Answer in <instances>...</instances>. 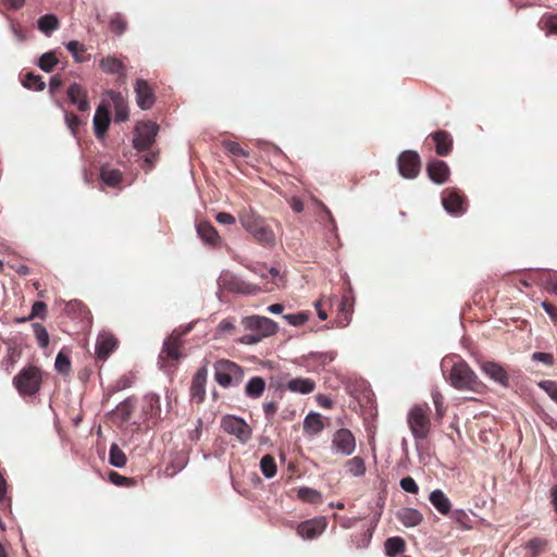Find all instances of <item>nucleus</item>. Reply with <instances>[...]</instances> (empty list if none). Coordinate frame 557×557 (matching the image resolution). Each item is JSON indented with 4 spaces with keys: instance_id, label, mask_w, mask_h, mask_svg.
Instances as JSON below:
<instances>
[{
    "instance_id": "nucleus-36",
    "label": "nucleus",
    "mask_w": 557,
    "mask_h": 557,
    "mask_svg": "<svg viewBox=\"0 0 557 557\" xmlns=\"http://www.w3.org/2000/svg\"><path fill=\"white\" fill-rule=\"evenodd\" d=\"M298 498L304 503L320 504L322 503V495L319 491L302 486L297 492Z\"/></svg>"
},
{
    "instance_id": "nucleus-46",
    "label": "nucleus",
    "mask_w": 557,
    "mask_h": 557,
    "mask_svg": "<svg viewBox=\"0 0 557 557\" xmlns=\"http://www.w3.org/2000/svg\"><path fill=\"white\" fill-rule=\"evenodd\" d=\"M225 151L237 158H248L249 151L233 140H225L222 144Z\"/></svg>"
},
{
    "instance_id": "nucleus-61",
    "label": "nucleus",
    "mask_w": 557,
    "mask_h": 557,
    "mask_svg": "<svg viewBox=\"0 0 557 557\" xmlns=\"http://www.w3.org/2000/svg\"><path fill=\"white\" fill-rule=\"evenodd\" d=\"M109 479L115 485H126L128 482L132 481V479L123 476V475H121V474H119L117 472H114V471L110 472Z\"/></svg>"
},
{
    "instance_id": "nucleus-38",
    "label": "nucleus",
    "mask_w": 557,
    "mask_h": 557,
    "mask_svg": "<svg viewBox=\"0 0 557 557\" xmlns=\"http://www.w3.org/2000/svg\"><path fill=\"white\" fill-rule=\"evenodd\" d=\"M127 458L124 451L117 444H112L109 451V462L113 467L123 468L126 465Z\"/></svg>"
},
{
    "instance_id": "nucleus-33",
    "label": "nucleus",
    "mask_w": 557,
    "mask_h": 557,
    "mask_svg": "<svg viewBox=\"0 0 557 557\" xmlns=\"http://www.w3.org/2000/svg\"><path fill=\"white\" fill-rule=\"evenodd\" d=\"M38 29L46 36H50L54 30L60 27L58 17L53 14H46L39 17Z\"/></svg>"
},
{
    "instance_id": "nucleus-5",
    "label": "nucleus",
    "mask_w": 557,
    "mask_h": 557,
    "mask_svg": "<svg viewBox=\"0 0 557 557\" xmlns=\"http://www.w3.org/2000/svg\"><path fill=\"white\" fill-rule=\"evenodd\" d=\"M13 384L23 396H33L40 389L41 371L36 366H28L14 377Z\"/></svg>"
},
{
    "instance_id": "nucleus-17",
    "label": "nucleus",
    "mask_w": 557,
    "mask_h": 557,
    "mask_svg": "<svg viewBox=\"0 0 557 557\" xmlns=\"http://www.w3.org/2000/svg\"><path fill=\"white\" fill-rule=\"evenodd\" d=\"M480 369L485 375L499 383L502 386L507 387L509 385V375L499 363L483 361L480 363Z\"/></svg>"
},
{
    "instance_id": "nucleus-4",
    "label": "nucleus",
    "mask_w": 557,
    "mask_h": 557,
    "mask_svg": "<svg viewBox=\"0 0 557 557\" xmlns=\"http://www.w3.org/2000/svg\"><path fill=\"white\" fill-rule=\"evenodd\" d=\"M213 369L214 380L224 388L237 386L244 379L243 368L228 359L216 360L213 364Z\"/></svg>"
},
{
    "instance_id": "nucleus-7",
    "label": "nucleus",
    "mask_w": 557,
    "mask_h": 557,
    "mask_svg": "<svg viewBox=\"0 0 557 557\" xmlns=\"http://www.w3.org/2000/svg\"><path fill=\"white\" fill-rule=\"evenodd\" d=\"M219 288L230 293H238L244 295H257L261 288L255 284H250L231 272H223L218 278Z\"/></svg>"
},
{
    "instance_id": "nucleus-37",
    "label": "nucleus",
    "mask_w": 557,
    "mask_h": 557,
    "mask_svg": "<svg viewBox=\"0 0 557 557\" xmlns=\"http://www.w3.org/2000/svg\"><path fill=\"white\" fill-rule=\"evenodd\" d=\"M145 406H144V412L146 416L149 417V419H156L160 414V400L159 397L154 395H149L145 397Z\"/></svg>"
},
{
    "instance_id": "nucleus-40",
    "label": "nucleus",
    "mask_w": 557,
    "mask_h": 557,
    "mask_svg": "<svg viewBox=\"0 0 557 557\" xmlns=\"http://www.w3.org/2000/svg\"><path fill=\"white\" fill-rule=\"evenodd\" d=\"M260 469L265 478L271 479L275 476L277 467L274 457L271 455L263 456L260 460Z\"/></svg>"
},
{
    "instance_id": "nucleus-51",
    "label": "nucleus",
    "mask_w": 557,
    "mask_h": 557,
    "mask_svg": "<svg viewBox=\"0 0 557 557\" xmlns=\"http://www.w3.org/2000/svg\"><path fill=\"white\" fill-rule=\"evenodd\" d=\"M47 314V305L44 301H35L32 307V312L27 318L22 319L21 321H29L34 318L45 319Z\"/></svg>"
},
{
    "instance_id": "nucleus-59",
    "label": "nucleus",
    "mask_w": 557,
    "mask_h": 557,
    "mask_svg": "<svg viewBox=\"0 0 557 557\" xmlns=\"http://www.w3.org/2000/svg\"><path fill=\"white\" fill-rule=\"evenodd\" d=\"M532 358H533V360L543 362L546 366H553L554 364V356L552 354L534 352Z\"/></svg>"
},
{
    "instance_id": "nucleus-49",
    "label": "nucleus",
    "mask_w": 557,
    "mask_h": 557,
    "mask_svg": "<svg viewBox=\"0 0 557 557\" xmlns=\"http://www.w3.org/2000/svg\"><path fill=\"white\" fill-rule=\"evenodd\" d=\"M453 520L460 525V528L465 530H469L472 528L471 518L469 515L462 509H456L451 512Z\"/></svg>"
},
{
    "instance_id": "nucleus-6",
    "label": "nucleus",
    "mask_w": 557,
    "mask_h": 557,
    "mask_svg": "<svg viewBox=\"0 0 557 557\" xmlns=\"http://www.w3.org/2000/svg\"><path fill=\"white\" fill-rule=\"evenodd\" d=\"M408 425L417 440H424L431 431L430 408L426 405H417L408 413Z\"/></svg>"
},
{
    "instance_id": "nucleus-20",
    "label": "nucleus",
    "mask_w": 557,
    "mask_h": 557,
    "mask_svg": "<svg viewBox=\"0 0 557 557\" xmlns=\"http://www.w3.org/2000/svg\"><path fill=\"white\" fill-rule=\"evenodd\" d=\"M426 173L432 182L444 184L448 180L450 171L445 161L432 160L428 163Z\"/></svg>"
},
{
    "instance_id": "nucleus-11",
    "label": "nucleus",
    "mask_w": 557,
    "mask_h": 557,
    "mask_svg": "<svg viewBox=\"0 0 557 557\" xmlns=\"http://www.w3.org/2000/svg\"><path fill=\"white\" fill-rule=\"evenodd\" d=\"M332 448L336 454L350 456L356 449V437L348 429L337 430L332 437Z\"/></svg>"
},
{
    "instance_id": "nucleus-55",
    "label": "nucleus",
    "mask_w": 557,
    "mask_h": 557,
    "mask_svg": "<svg viewBox=\"0 0 557 557\" xmlns=\"http://www.w3.org/2000/svg\"><path fill=\"white\" fill-rule=\"evenodd\" d=\"M65 123L71 132L75 135L82 121L73 112H65Z\"/></svg>"
},
{
    "instance_id": "nucleus-27",
    "label": "nucleus",
    "mask_w": 557,
    "mask_h": 557,
    "mask_svg": "<svg viewBox=\"0 0 557 557\" xmlns=\"http://www.w3.org/2000/svg\"><path fill=\"white\" fill-rule=\"evenodd\" d=\"M108 95L114 106L115 122H125L128 119V108L123 95L114 90L108 91Z\"/></svg>"
},
{
    "instance_id": "nucleus-50",
    "label": "nucleus",
    "mask_w": 557,
    "mask_h": 557,
    "mask_svg": "<svg viewBox=\"0 0 557 557\" xmlns=\"http://www.w3.org/2000/svg\"><path fill=\"white\" fill-rule=\"evenodd\" d=\"M55 370L61 374H69L71 371V360L63 352H59L54 363Z\"/></svg>"
},
{
    "instance_id": "nucleus-52",
    "label": "nucleus",
    "mask_w": 557,
    "mask_h": 557,
    "mask_svg": "<svg viewBox=\"0 0 557 557\" xmlns=\"http://www.w3.org/2000/svg\"><path fill=\"white\" fill-rule=\"evenodd\" d=\"M66 49L73 54L76 62H83L84 59L79 55V53H83L86 51V48L83 44L72 40L67 42Z\"/></svg>"
},
{
    "instance_id": "nucleus-57",
    "label": "nucleus",
    "mask_w": 557,
    "mask_h": 557,
    "mask_svg": "<svg viewBox=\"0 0 557 557\" xmlns=\"http://www.w3.org/2000/svg\"><path fill=\"white\" fill-rule=\"evenodd\" d=\"M433 403L435 406L436 414L438 418H442L444 416L445 409H444V397L440 392H434L432 394Z\"/></svg>"
},
{
    "instance_id": "nucleus-23",
    "label": "nucleus",
    "mask_w": 557,
    "mask_h": 557,
    "mask_svg": "<svg viewBox=\"0 0 557 557\" xmlns=\"http://www.w3.org/2000/svg\"><path fill=\"white\" fill-rule=\"evenodd\" d=\"M117 346L116 338L111 334H101L96 344V356L100 360H107Z\"/></svg>"
},
{
    "instance_id": "nucleus-54",
    "label": "nucleus",
    "mask_w": 557,
    "mask_h": 557,
    "mask_svg": "<svg viewBox=\"0 0 557 557\" xmlns=\"http://www.w3.org/2000/svg\"><path fill=\"white\" fill-rule=\"evenodd\" d=\"M400 487L410 494H418L419 493V486L416 483V481L411 476H405L399 482Z\"/></svg>"
},
{
    "instance_id": "nucleus-45",
    "label": "nucleus",
    "mask_w": 557,
    "mask_h": 557,
    "mask_svg": "<svg viewBox=\"0 0 557 557\" xmlns=\"http://www.w3.org/2000/svg\"><path fill=\"white\" fill-rule=\"evenodd\" d=\"M235 329V318H225L218 324L215 336L220 338L226 335H232Z\"/></svg>"
},
{
    "instance_id": "nucleus-32",
    "label": "nucleus",
    "mask_w": 557,
    "mask_h": 557,
    "mask_svg": "<svg viewBox=\"0 0 557 557\" xmlns=\"http://www.w3.org/2000/svg\"><path fill=\"white\" fill-rule=\"evenodd\" d=\"M122 172L117 169L103 165L100 169V180L110 187H116L122 182Z\"/></svg>"
},
{
    "instance_id": "nucleus-43",
    "label": "nucleus",
    "mask_w": 557,
    "mask_h": 557,
    "mask_svg": "<svg viewBox=\"0 0 557 557\" xmlns=\"http://www.w3.org/2000/svg\"><path fill=\"white\" fill-rule=\"evenodd\" d=\"M23 85L24 87L28 89H33L36 91H41L45 89L46 84L42 81L41 76L36 75L34 73H27L23 78Z\"/></svg>"
},
{
    "instance_id": "nucleus-29",
    "label": "nucleus",
    "mask_w": 557,
    "mask_h": 557,
    "mask_svg": "<svg viewBox=\"0 0 557 557\" xmlns=\"http://www.w3.org/2000/svg\"><path fill=\"white\" fill-rule=\"evenodd\" d=\"M324 426L323 417L318 412H310L304 420V431L309 435H318Z\"/></svg>"
},
{
    "instance_id": "nucleus-15",
    "label": "nucleus",
    "mask_w": 557,
    "mask_h": 557,
    "mask_svg": "<svg viewBox=\"0 0 557 557\" xmlns=\"http://www.w3.org/2000/svg\"><path fill=\"white\" fill-rule=\"evenodd\" d=\"M136 101L139 108L143 110L150 109L154 101L156 96L149 84L141 78H138L135 83Z\"/></svg>"
},
{
    "instance_id": "nucleus-41",
    "label": "nucleus",
    "mask_w": 557,
    "mask_h": 557,
    "mask_svg": "<svg viewBox=\"0 0 557 557\" xmlns=\"http://www.w3.org/2000/svg\"><path fill=\"white\" fill-rule=\"evenodd\" d=\"M109 28L113 34L121 36L127 29V21L121 13H114L110 18Z\"/></svg>"
},
{
    "instance_id": "nucleus-8",
    "label": "nucleus",
    "mask_w": 557,
    "mask_h": 557,
    "mask_svg": "<svg viewBox=\"0 0 557 557\" xmlns=\"http://www.w3.org/2000/svg\"><path fill=\"white\" fill-rule=\"evenodd\" d=\"M159 126L154 122H144L136 126L133 146L138 151H147L154 144Z\"/></svg>"
},
{
    "instance_id": "nucleus-44",
    "label": "nucleus",
    "mask_w": 557,
    "mask_h": 557,
    "mask_svg": "<svg viewBox=\"0 0 557 557\" xmlns=\"http://www.w3.org/2000/svg\"><path fill=\"white\" fill-rule=\"evenodd\" d=\"M59 60L53 51L44 53L38 61V66L47 72L50 73L53 71L54 66L58 64Z\"/></svg>"
},
{
    "instance_id": "nucleus-47",
    "label": "nucleus",
    "mask_w": 557,
    "mask_h": 557,
    "mask_svg": "<svg viewBox=\"0 0 557 557\" xmlns=\"http://www.w3.org/2000/svg\"><path fill=\"white\" fill-rule=\"evenodd\" d=\"M33 331L40 348L49 346V334L47 329L40 323H33Z\"/></svg>"
},
{
    "instance_id": "nucleus-24",
    "label": "nucleus",
    "mask_w": 557,
    "mask_h": 557,
    "mask_svg": "<svg viewBox=\"0 0 557 557\" xmlns=\"http://www.w3.org/2000/svg\"><path fill=\"white\" fill-rule=\"evenodd\" d=\"M99 66L103 72L108 74H116L119 76V81H125V66L120 59L109 55L107 58L101 59Z\"/></svg>"
},
{
    "instance_id": "nucleus-1",
    "label": "nucleus",
    "mask_w": 557,
    "mask_h": 557,
    "mask_svg": "<svg viewBox=\"0 0 557 557\" xmlns=\"http://www.w3.org/2000/svg\"><path fill=\"white\" fill-rule=\"evenodd\" d=\"M238 220L244 230L249 233L259 245L264 247H273L275 245L276 237L273 228L269 225L267 220L251 207L243 208L238 212Z\"/></svg>"
},
{
    "instance_id": "nucleus-60",
    "label": "nucleus",
    "mask_w": 557,
    "mask_h": 557,
    "mask_svg": "<svg viewBox=\"0 0 557 557\" xmlns=\"http://www.w3.org/2000/svg\"><path fill=\"white\" fill-rule=\"evenodd\" d=\"M215 220L225 225H233L236 222V219L233 214L227 212H219L215 216Z\"/></svg>"
},
{
    "instance_id": "nucleus-48",
    "label": "nucleus",
    "mask_w": 557,
    "mask_h": 557,
    "mask_svg": "<svg viewBox=\"0 0 557 557\" xmlns=\"http://www.w3.org/2000/svg\"><path fill=\"white\" fill-rule=\"evenodd\" d=\"M539 26L541 29L545 30L548 35H557V14L556 15H544L540 22Z\"/></svg>"
},
{
    "instance_id": "nucleus-2",
    "label": "nucleus",
    "mask_w": 557,
    "mask_h": 557,
    "mask_svg": "<svg viewBox=\"0 0 557 557\" xmlns=\"http://www.w3.org/2000/svg\"><path fill=\"white\" fill-rule=\"evenodd\" d=\"M448 381L454 388L459 391H470L476 394H483L486 391V385L462 359L453 364Z\"/></svg>"
},
{
    "instance_id": "nucleus-9",
    "label": "nucleus",
    "mask_w": 557,
    "mask_h": 557,
    "mask_svg": "<svg viewBox=\"0 0 557 557\" xmlns=\"http://www.w3.org/2000/svg\"><path fill=\"white\" fill-rule=\"evenodd\" d=\"M221 426L225 433L234 435L240 443H247L252 434L247 422L235 416H225L221 421Z\"/></svg>"
},
{
    "instance_id": "nucleus-22",
    "label": "nucleus",
    "mask_w": 557,
    "mask_h": 557,
    "mask_svg": "<svg viewBox=\"0 0 557 557\" xmlns=\"http://www.w3.org/2000/svg\"><path fill=\"white\" fill-rule=\"evenodd\" d=\"M435 144V151L438 156H448L453 149V137L446 131H437L430 135Z\"/></svg>"
},
{
    "instance_id": "nucleus-25",
    "label": "nucleus",
    "mask_w": 557,
    "mask_h": 557,
    "mask_svg": "<svg viewBox=\"0 0 557 557\" xmlns=\"http://www.w3.org/2000/svg\"><path fill=\"white\" fill-rule=\"evenodd\" d=\"M110 125V114L109 110L103 106H99L96 110V114L94 116V128L95 135L98 138H102Z\"/></svg>"
},
{
    "instance_id": "nucleus-10",
    "label": "nucleus",
    "mask_w": 557,
    "mask_h": 557,
    "mask_svg": "<svg viewBox=\"0 0 557 557\" xmlns=\"http://www.w3.org/2000/svg\"><path fill=\"white\" fill-rule=\"evenodd\" d=\"M421 160L418 152L406 150L398 157V170L405 178H414L420 173Z\"/></svg>"
},
{
    "instance_id": "nucleus-35",
    "label": "nucleus",
    "mask_w": 557,
    "mask_h": 557,
    "mask_svg": "<svg viewBox=\"0 0 557 557\" xmlns=\"http://www.w3.org/2000/svg\"><path fill=\"white\" fill-rule=\"evenodd\" d=\"M134 409L135 400L127 398L116 406L114 413L121 422H127L131 419Z\"/></svg>"
},
{
    "instance_id": "nucleus-31",
    "label": "nucleus",
    "mask_w": 557,
    "mask_h": 557,
    "mask_svg": "<svg viewBox=\"0 0 557 557\" xmlns=\"http://www.w3.org/2000/svg\"><path fill=\"white\" fill-rule=\"evenodd\" d=\"M265 391V381L261 376L251 377L246 386L245 394L247 397L258 399L262 396Z\"/></svg>"
},
{
    "instance_id": "nucleus-19",
    "label": "nucleus",
    "mask_w": 557,
    "mask_h": 557,
    "mask_svg": "<svg viewBox=\"0 0 557 557\" xmlns=\"http://www.w3.org/2000/svg\"><path fill=\"white\" fill-rule=\"evenodd\" d=\"M197 234L206 245L213 248L220 247L222 239L215 227L208 221H201L197 224Z\"/></svg>"
},
{
    "instance_id": "nucleus-30",
    "label": "nucleus",
    "mask_w": 557,
    "mask_h": 557,
    "mask_svg": "<svg viewBox=\"0 0 557 557\" xmlns=\"http://www.w3.org/2000/svg\"><path fill=\"white\" fill-rule=\"evenodd\" d=\"M429 499L440 513L448 515L451 511V502L442 490L431 492Z\"/></svg>"
},
{
    "instance_id": "nucleus-3",
    "label": "nucleus",
    "mask_w": 557,
    "mask_h": 557,
    "mask_svg": "<svg viewBox=\"0 0 557 557\" xmlns=\"http://www.w3.org/2000/svg\"><path fill=\"white\" fill-rule=\"evenodd\" d=\"M242 324L246 330L257 333L242 337L239 342L243 344H256L263 337L274 335L278 330L277 324L273 320L260 315L245 317L242 320Z\"/></svg>"
},
{
    "instance_id": "nucleus-39",
    "label": "nucleus",
    "mask_w": 557,
    "mask_h": 557,
    "mask_svg": "<svg viewBox=\"0 0 557 557\" xmlns=\"http://www.w3.org/2000/svg\"><path fill=\"white\" fill-rule=\"evenodd\" d=\"M345 467L347 471L355 475V476H361L366 473V463L363 458L356 456L349 460L346 461Z\"/></svg>"
},
{
    "instance_id": "nucleus-21",
    "label": "nucleus",
    "mask_w": 557,
    "mask_h": 557,
    "mask_svg": "<svg viewBox=\"0 0 557 557\" xmlns=\"http://www.w3.org/2000/svg\"><path fill=\"white\" fill-rule=\"evenodd\" d=\"M354 312V299L349 293H346L342 296L341 304L338 307V315L336 318V326L345 327L351 321V315Z\"/></svg>"
},
{
    "instance_id": "nucleus-26",
    "label": "nucleus",
    "mask_w": 557,
    "mask_h": 557,
    "mask_svg": "<svg viewBox=\"0 0 557 557\" xmlns=\"http://www.w3.org/2000/svg\"><path fill=\"white\" fill-rule=\"evenodd\" d=\"M396 517L407 528L417 527L423 520V516L418 509L409 507L398 510Z\"/></svg>"
},
{
    "instance_id": "nucleus-53",
    "label": "nucleus",
    "mask_w": 557,
    "mask_h": 557,
    "mask_svg": "<svg viewBox=\"0 0 557 557\" xmlns=\"http://www.w3.org/2000/svg\"><path fill=\"white\" fill-rule=\"evenodd\" d=\"M283 319L286 320L290 325L299 326L308 321V314L305 312L285 314L283 315Z\"/></svg>"
},
{
    "instance_id": "nucleus-34",
    "label": "nucleus",
    "mask_w": 557,
    "mask_h": 557,
    "mask_svg": "<svg viewBox=\"0 0 557 557\" xmlns=\"http://www.w3.org/2000/svg\"><path fill=\"white\" fill-rule=\"evenodd\" d=\"M406 543L399 536L388 537L385 541V552L388 557H395L405 552Z\"/></svg>"
},
{
    "instance_id": "nucleus-14",
    "label": "nucleus",
    "mask_w": 557,
    "mask_h": 557,
    "mask_svg": "<svg viewBox=\"0 0 557 557\" xmlns=\"http://www.w3.org/2000/svg\"><path fill=\"white\" fill-rule=\"evenodd\" d=\"M444 209L450 214H462L465 212V197L456 189H445L442 195Z\"/></svg>"
},
{
    "instance_id": "nucleus-13",
    "label": "nucleus",
    "mask_w": 557,
    "mask_h": 557,
    "mask_svg": "<svg viewBox=\"0 0 557 557\" xmlns=\"http://www.w3.org/2000/svg\"><path fill=\"white\" fill-rule=\"evenodd\" d=\"M327 527V520L325 517H315L306 521H302L297 527V534L305 540H313L320 536Z\"/></svg>"
},
{
    "instance_id": "nucleus-28",
    "label": "nucleus",
    "mask_w": 557,
    "mask_h": 557,
    "mask_svg": "<svg viewBox=\"0 0 557 557\" xmlns=\"http://www.w3.org/2000/svg\"><path fill=\"white\" fill-rule=\"evenodd\" d=\"M286 388L292 393L306 395L315 389V382L308 377H295L286 383Z\"/></svg>"
},
{
    "instance_id": "nucleus-12",
    "label": "nucleus",
    "mask_w": 557,
    "mask_h": 557,
    "mask_svg": "<svg viewBox=\"0 0 557 557\" xmlns=\"http://www.w3.org/2000/svg\"><path fill=\"white\" fill-rule=\"evenodd\" d=\"M182 335V333L173 331L172 334L165 338L162 350L159 355L160 361H176L184 356Z\"/></svg>"
},
{
    "instance_id": "nucleus-18",
    "label": "nucleus",
    "mask_w": 557,
    "mask_h": 557,
    "mask_svg": "<svg viewBox=\"0 0 557 557\" xmlns=\"http://www.w3.org/2000/svg\"><path fill=\"white\" fill-rule=\"evenodd\" d=\"M67 98L72 104L77 106L81 112H87L90 109L87 90L79 84L73 83L67 88Z\"/></svg>"
},
{
    "instance_id": "nucleus-56",
    "label": "nucleus",
    "mask_w": 557,
    "mask_h": 557,
    "mask_svg": "<svg viewBox=\"0 0 557 557\" xmlns=\"http://www.w3.org/2000/svg\"><path fill=\"white\" fill-rule=\"evenodd\" d=\"M540 386L548 394V396L557 403V383L554 381H543Z\"/></svg>"
},
{
    "instance_id": "nucleus-42",
    "label": "nucleus",
    "mask_w": 557,
    "mask_h": 557,
    "mask_svg": "<svg viewBox=\"0 0 557 557\" xmlns=\"http://www.w3.org/2000/svg\"><path fill=\"white\" fill-rule=\"evenodd\" d=\"M547 542L544 539L535 537L527 542L524 549L527 557L537 556L546 546Z\"/></svg>"
},
{
    "instance_id": "nucleus-63",
    "label": "nucleus",
    "mask_w": 557,
    "mask_h": 557,
    "mask_svg": "<svg viewBox=\"0 0 557 557\" xmlns=\"http://www.w3.org/2000/svg\"><path fill=\"white\" fill-rule=\"evenodd\" d=\"M542 307L545 310V312L549 315V318L557 322V307L548 301H543Z\"/></svg>"
},
{
    "instance_id": "nucleus-58",
    "label": "nucleus",
    "mask_w": 557,
    "mask_h": 557,
    "mask_svg": "<svg viewBox=\"0 0 557 557\" xmlns=\"http://www.w3.org/2000/svg\"><path fill=\"white\" fill-rule=\"evenodd\" d=\"M277 404L275 401H269L263 404V411L267 420H272L277 411Z\"/></svg>"
},
{
    "instance_id": "nucleus-62",
    "label": "nucleus",
    "mask_w": 557,
    "mask_h": 557,
    "mask_svg": "<svg viewBox=\"0 0 557 557\" xmlns=\"http://www.w3.org/2000/svg\"><path fill=\"white\" fill-rule=\"evenodd\" d=\"M288 205L295 213L302 212L305 208L302 200L296 196L288 199Z\"/></svg>"
},
{
    "instance_id": "nucleus-64",
    "label": "nucleus",
    "mask_w": 557,
    "mask_h": 557,
    "mask_svg": "<svg viewBox=\"0 0 557 557\" xmlns=\"http://www.w3.org/2000/svg\"><path fill=\"white\" fill-rule=\"evenodd\" d=\"M63 85L61 76L59 74L54 75L50 79L49 84V92L53 96L55 91Z\"/></svg>"
},
{
    "instance_id": "nucleus-16",
    "label": "nucleus",
    "mask_w": 557,
    "mask_h": 557,
    "mask_svg": "<svg viewBox=\"0 0 557 557\" xmlns=\"http://www.w3.org/2000/svg\"><path fill=\"white\" fill-rule=\"evenodd\" d=\"M208 376L207 366L200 367L195 373L190 385V397L197 403L203 401L206 397V383Z\"/></svg>"
}]
</instances>
